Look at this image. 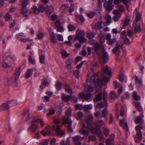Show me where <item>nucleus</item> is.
I'll return each mask as SVG.
<instances>
[{
    "instance_id": "obj_1",
    "label": "nucleus",
    "mask_w": 145,
    "mask_h": 145,
    "mask_svg": "<svg viewBox=\"0 0 145 145\" xmlns=\"http://www.w3.org/2000/svg\"><path fill=\"white\" fill-rule=\"evenodd\" d=\"M91 67V69L88 72V79L84 84V86H86V90L79 94L80 97L86 100L89 99L91 98L94 88H95L96 91H99L103 81L100 79L98 76L94 72V70L96 68L95 63L92 62Z\"/></svg>"
},
{
    "instance_id": "obj_2",
    "label": "nucleus",
    "mask_w": 145,
    "mask_h": 145,
    "mask_svg": "<svg viewBox=\"0 0 145 145\" xmlns=\"http://www.w3.org/2000/svg\"><path fill=\"white\" fill-rule=\"evenodd\" d=\"M99 60L101 65V69L104 71V73L101 75V78L103 81L108 82L109 78L105 76V74L108 75H110L111 70H110L108 66L106 65L105 66V64L107 63L109 60V56L105 50L101 52L98 53Z\"/></svg>"
},
{
    "instance_id": "obj_3",
    "label": "nucleus",
    "mask_w": 145,
    "mask_h": 145,
    "mask_svg": "<svg viewBox=\"0 0 145 145\" xmlns=\"http://www.w3.org/2000/svg\"><path fill=\"white\" fill-rule=\"evenodd\" d=\"M20 67L16 68L14 74L10 78L7 77V83L8 84L16 87L17 85V80L20 74Z\"/></svg>"
},
{
    "instance_id": "obj_4",
    "label": "nucleus",
    "mask_w": 145,
    "mask_h": 145,
    "mask_svg": "<svg viewBox=\"0 0 145 145\" xmlns=\"http://www.w3.org/2000/svg\"><path fill=\"white\" fill-rule=\"evenodd\" d=\"M135 12L136 14V18L134 21L133 24V26L134 28V32L135 33H139L141 31V28L140 24L138 23V22L141 20V16L138 12V9L136 8L135 9Z\"/></svg>"
},
{
    "instance_id": "obj_5",
    "label": "nucleus",
    "mask_w": 145,
    "mask_h": 145,
    "mask_svg": "<svg viewBox=\"0 0 145 145\" xmlns=\"http://www.w3.org/2000/svg\"><path fill=\"white\" fill-rule=\"evenodd\" d=\"M93 49L95 52L98 54L105 50L104 46L102 44H99L97 42H96L94 44Z\"/></svg>"
},
{
    "instance_id": "obj_6",
    "label": "nucleus",
    "mask_w": 145,
    "mask_h": 145,
    "mask_svg": "<svg viewBox=\"0 0 145 145\" xmlns=\"http://www.w3.org/2000/svg\"><path fill=\"white\" fill-rule=\"evenodd\" d=\"M85 32L84 31H80L75 35V39L78 40L81 42H84L86 41V39L84 38Z\"/></svg>"
},
{
    "instance_id": "obj_7",
    "label": "nucleus",
    "mask_w": 145,
    "mask_h": 145,
    "mask_svg": "<svg viewBox=\"0 0 145 145\" xmlns=\"http://www.w3.org/2000/svg\"><path fill=\"white\" fill-rule=\"evenodd\" d=\"M63 122L64 124H67L68 125L66 126V127L68 131L71 132L72 131V122L71 120L69 118H64L63 120Z\"/></svg>"
},
{
    "instance_id": "obj_8",
    "label": "nucleus",
    "mask_w": 145,
    "mask_h": 145,
    "mask_svg": "<svg viewBox=\"0 0 145 145\" xmlns=\"http://www.w3.org/2000/svg\"><path fill=\"white\" fill-rule=\"evenodd\" d=\"M61 126L56 125L53 126L54 129L56 131L57 135L59 137H61L65 135V133L63 131L60 130Z\"/></svg>"
},
{
    "instance_id": "obj_9",
    "label": "nucleus",
    "mask_w": 145,
    "mask_h": 145,
    "mask_svg": "<svg viewBox=\"0 0 145 145\" xmlns=\"http://www.w3.org/2000/svg\"><path fill=\"white\" fill-rule=\"evenodd\" d=\"M22 118L23 119L27 121H31L32 116L29 113V110H27L24 111L22 114Z\"/></svg>"
},
{
    "instance_id": "obj_10",
    "label": "nucleus",
    "mask_w": 145,
    "mask_h": 145,
    "mask_svg": "<svg viewBox=\"0 0 145 145\" xmlns=\"http://www.w3.org/2000/svg\"><path fill=\"white\" fill-rule=\"evenodd\" d=\"M122 44H120L116 42L115 47L112 50V52L117 56H119L120 52V48H122Z\"/></svg>"
},
{
    "instance_id": "obj_11",
    "label": "nucleus",
    "mask_w": 145,
    "mask_h": 145,
    "mask_svg": "<svg viewBox=\"0 0 145 145\" xmlns=\"http://www.w3.org/2000/svg\"><path fill=\"white\" fill-rule=\"evenodd\" d=\"M83 138L82 137L78 135L75 136L72 138V140L75 145H81V142L80 141Z\"/></svg>"
},
{
    "instance_id": "obj_12",
    "label": "nucleus",
    "mask_w": 145,
    "mask_h": 145,
    "mask_svg": "<svg viewBox=\"0 0 145 145\" xmlns=\"http://www.w3.org/2000/svg\"><path fill=\"white\" fill-rule=\"evenodd\" d=\"M35 119L34 117H33L31 118V126L30 127V129L33 132H35L37 130V125L35 121Z\"/></svg>"
},
{
    "instance_id": "obj_13",
    "label": "nucleus",
    "mask_w": 145,
    "mask_h": 145,
    "mask_svg": "<svg viewBox=\"0 0 145 145\" xmlns=\"http://www.w3.org/2000/svg\"><path fill=\"white\" fill-rule=\"evenodd\" d=\"M49 84V83L47 81L46 79H44L42 80L41 84L40 86V91H42L43 89L45 88L47 85Z\"/></svg>"
},
{
    "instance_id": "obj_14",
    "label": "nucleus",
    "mask_w": 145,
    "mask_h": 145,
    "mask_svg": "<svg viewBox=\"0 0 145 145\" xmlns=\"http://www.w3.org/2000/svg\"><path fill=\"white\" fill-rule=\"evenodd\" d=\"M143 118L144 116L143 114H141L138 117L135 118L134 121L137 124L141 123L143 121Z\"/></svg>"
},
{
    "instance_id": "obj_15",
    "label": "nucleus",
    "mask_w": 145,
    "mask_h": 145,
    "mask_svg": "<svg viewBox=\"0 0 145 145\" xmlns=\"http://www.w3.org/2000/svg\"><path fill=\"white\" fill-rule=\"evenodd\" d=\"M88 130L91 131V133L93 134L97 133L100 129V128L96 126L93 127H92L91 125L89 127H88Z\"/></svg>"
},
{
    "instance_id": "obj_16",
    "label": "nucleus",
    "mask_w": 145,
    "mask_h": 145,
    "mask_svg": "<svg viewBox=\"0 0 145 145\" xmlns=\"http://www.w3.org/2000/svg\"><path fill=\"white\" fill-rule=\"evenodd\" d=\"M10 106L7 102L3 103L0 107V110L1 111L8 110L9 109Z\"/></svg>"
},
{
    "instance_id": "obj_17",
    "label": "nucleus",
    "mask_w": 145,
    "mask_h": 145,
    "mask_svg": "<svg viewBox=\"0 0 145 145\" xmlns=\"http://www.w3.org/2000/svg\"><path fill=\"white\" fill-rule=\"evenodd\" d=\"M64 89L66 91L71 95L72 93V88L68 84H64Z\"/></svg>"
},
{
    "instance_id": "obj_18",
    "label": "nucleus",
    "mask_w": 145,
    "mask_h": 145,
    "mask_svg": "<svg viewBox=\"0 0 145 145\" xmlns=\"http://www.w3.org/2000/svg\"><path fill=\"white\" fill-rule=\"evenodd\" d=\"M45 11L47 15L51 14L54 11V8L52 6H46L45 8Z\"/></svg>"
},
{
    "instance_id": "obj_19",
    "label": "nucleus",
    "mask_w": 145,
    "mask_h": 145,
    "mask_svg": "<svg viewBox=\"0 0 145 145\" xmlns=\"http://www.w3.org/2000/svg\"><path fill=\"white\" fill-rule=\"evenodd\" d=\"M103 6L105 8L106 10L111 11L113 9L112 5V4L107 3H104L103 4Z\"/></svg>"
},
{
    "instance_id": "obj_20",
    "label": "nucleus",
    "mask_w": 145,
    "mask_h": 145,
    "mask_svg": "<svg viewBox=\"0 0 145 145\" xmlns=\"http://www.w3.org/2000/svg\"><path fill=\"white\" fill-rule=\"evenodd\" d=\"M3 67L4 68V71L6 72H8L9 71H12V68L5 62H4L2 64Z\"/></svg>"
},
{
    "instance_id": "obj_21",
    "label": "nucleus",
    "mask_w": 145,
    "mask_h": 145,
    "mask_svg": "<svg viewBox=\"0 0 145 145\" xmlns=\"http://www.w3.org/2000/svg\"><path fill=\"white\" fill-rule=\"evenodd\" d=\"M35 69H28L26 73L25 76V78H28L32 75V72L34 70H35Z\"/></svg>"
},
{
    "instance_id": "obj_22",
    "label": "nucleus",
    "mask_w": 145,
    "mask_h": 145,
    "mask_svg": "<svg viewBox=\"0 0 145 145\" xmlns=\"http://www.w3.org/2000/svg\"><path fill=\"white\" fill-rule=\"evenodd\" d=\"M62 100L65 102H67L71 98V95H62L61 97Z\"/></svg>"
},
{
    "instance_id": "obj_23",
    "label": "nucleus",
    "mask_w": 145,
    "mask_h": 145,
    "mask_svg": "<svg viewBox=\"0 0 145 145\" xmlns=\"http://www.w3.org/2000/svg\"><path fill=\"white\" fill-rule=\"evenodd\" d=\"M104 124V121L102 120H100L96 121L95 124L97 127L100 128V127Z\"/></svg>"
},
{
    "instance_id": "obj_24",
    "label": "nucleus",
    "mask_w": 145,
    "mask_h": 145,
    "mask_svg": "<svg viewBox=\"0 0 145 145\" xmlns=\"http://www.w3.org/2000/svg\"><path fill=\"white\" fill-rule=\"evenodd\" d=\"M132 96L134 99L137 101H139L140 99V97L139 95H138L135 91H133L132 94Z\"/></svg>"
},
{
    "instance_id": "obj_25",
    "label": "nucleus",
    "mask_w": 145,
    "mask_h": 145,
    "mask_svg": "<svg viewBox=\"0 0 145 145\" xmlns=\"http://www.w3.org/2000/svg\"><path fill=\"white\" fill-rule=\"evenodd\" d=\"M83 109L85 112H87L88 110H91L92 108V106L91 104L85 105L83 106Z\"/></svg>"
},
{
    "instance_id": "obj_26",
    "label": "nucleus",
    "mask_w": 145,
    "mask_h": 145,
    "mask_svg": "<svg viewBox=\"0 0 145 145\" xmlns=\"http://www.w3.org/2000/svg\"><path fill=\"white\" fill-rule=\"evenodd\" d=\"M135 106L137 109L140 112H141L142 110V108L140 106V103L138 102H134Z\"/></svg>"
},
{
    "instance_id": "obj_27",
    "label": "nucleus",
    "mask_w": 145,
    "mask_h": 145,
    "mask_svg": "<svg viewBox=\"0 0 145 145\" xmlns=\"http://www.w3.org/2000/svg\"><path fill=\"white\" fill-rule=\"evenodd\" d=\"M106 20H107L106 24V25H109L111 22V17L109 14H107L105 17Z\"/></svg>"
},
{
    "instance_id": "obj_28",
    "label": "nucleus",
    "mask_w": 145,
    "mask_h": 145,
    "mask_svg": "<svg viewBox=\"0 0 145 145\" xmlns=\"http://www.w3.org/2000/svg\"><path fill=\"white\" fill-rule=\"evenodd\" d=\"M50 39L51 42H53V43H55L57 42V40L55 36V34L53 33H52L51 34Z\"/></svg>"
},
{
    "instance_id": "obj_29",
    "label": "nucleus",
    "mask_w": 145,
    "mask_h": 145,
    "mask_svg": "<svg viewBox=\"0 0 145 145\" xmlns=\"http://www.w3.org/2000/svg\"><path fill=\"white\" fill-rule=\"evenodd\" d=\"M86 119L87 120L86 123L89 125H91V123L90 121L93 119L92 115L91 114L87 116Z\"/></svg>"
},
{
    "instance_id": "obj_30",
    "label": "nucleus",
    "mask_w": 145,
    "mask_h": 145,
    "mask_svg": "<svg viewBox=\"0 0 145 145\" xmlns=\"http://www.w3.org/2000/svg\"><path fill=\"white\" fill-rule=\"evenodd\" d=\"M8 102L10 106H15L18 104V102L16 100L9 101H8Z\"/></svg>"
},
{
    "instance_id": "obj_31",
    "label": "nucleus",
    "mask_w": 145,
    "mask_h": 145,
    "mask_svg": "<svg viewBox=\"0 0 145 145\" xmlns=\"http://www.w3.org/2000/svg\"><path fill=\"white\" fill-rule=\"evenodd\" d=\"M79 133L80 134H83L86 136H88L89 135L88 131H86L83 129H82L80 130Z\"/></svg>"
},
{
    "instance_id": "obj_32",
    "label": "nucleus",
    "mask_w": 145,
    "mask_h": 145,
    "mask_svg": "<svg viewBox=\"0 0 145 145\" xmlns=\"http://www.w3.org/2000/svg\"><path fill=\"white\" fill-rule=\"evenodd\" d=\"M108 114V111L106 108L105 109L102 111V113L101 115V117H104L106 118Z\"/></svg>"
},
{
    "instance_id": "obj_33",
    "label": "nucleus",
    "mask_w": 145,
    "mask_h": 145,
    "mask_svg": "<svg viewBox=\"0 0 145 145\" xmlns=\"http://www.w3.org/2000/svg\"><path fill=\"white\" fill-rule=\"evenodd\" d=\"M34 118L35 119V121L36 123H40L41 127H42L44 124V121L40 119L36 118L35 117H34Z\"/></svg>"
},
{
    "instance_id": "obj_34",
    "label": "nucleus",
    "mask_w": 145,
    "mask_h": 145,
    "mask_svg": "<svg viewBox=\"0 0 145 145\" xmlns=\"http://www.w3.org/2000/svg\"><path fill=\"white\" fill-rule=\"evenodd\" d=\"M49 111V112L47 114V115L48 116L53 115L55 112L54 109L52 107L50 108Z\"/></svg>"
},
{
    "instance_id": "obj_35",
    "label": "nucleus",
    "mask_w": 145,
    "mask_h": 145,
    "mask_svg": "<svg viewBox=\"0 0 145 145\" xmlns=\"http://www.w3.org/2000/svg\"><path fill=\"white\" fill-rule=\"evenodd\" d=\"M102 22H99L96 23L95 25V27L96 29L99 30L101 28Z\"/></svg>"
},
{
    "instance_id": "obj_36",
    "label": "nucleus",
    "mask_w": 145,
    "mask_h": 145,
    "mask_svg": "<svg viewBox=\"0 0 145 145\" xmlns=\"http://www.w3.org/2000/svg\"><path fill=\"white\" fill-rule=\"evenodd\" d=\"M103 132L105 135L106 137H107L109 134V130L107 127H103Z\"/></svg>"
},
{
    "instance_id": "obj_37",
    "label": "nucleus",
    "mask_w": 145,
    "mask_h": 145,
    "mask_svg": "<svg viewBox=\"0 0 145 145\" xmlns=\"http://www.w3.org/2000/svg\"><path fill=\"white\" fill-rule=\"evenodd\" d=\"M24 37H26L25 35L23 33H20L18 34L17 37V39L18 40L20 41L21 39H23Z\"/></svg>"
},
{
    "instance_id": "obj_38",
    "label": "nucleus",
    "mask_w": 145,
    "mask_h": 145,
    "mask_svg": "<svg viewBox=\"0 0 145 145\" xmlns=\"http://www.w3.org/2000/svg\"><path fill=\"white\" fill-rule=\"evenodd\" d=\"M102 93H101L95 96V98L94 99L95 101H98L101 100L102 99Z\"/></svg>"
},
{
    "instance_id": "obj_39",
    "label": "nucleus",
    "mask_w": 145,
    "mask_h": 145,
    "mask_svg": "<svg viewBox=\"0 0 145 145\" xmlns=\"http://www.w3.org/2000/svg\"><path fill=\"white\" fill-rule=\"evenodd\" d=\"M72 62V59H67L66 61L68 69H70L71 67V64Z\"/></svg>"
},
{
    "instance_id": "obj_40",
    "label": "nucleus",
    "mask_w": 145,
    "mask_h": 145,
    "mask_svg": "<svg viewBox=\"0 0 145 145\" xmlns=\"http://www.w3.org/2000/svg\"><path fill=\"white\" fill-rule=\"evenodd\" d=\"M116 38L114 36L113 37V38L110 39L108 40V43L109 45H112L113 44L114 42L116 41Z\"/></svg>"
},
{
    "instance_id": "obj_41",
    "label": "nucleus",
    "mask_w": 145,
    "mask_h": 145,
    "mask_svg": "<svg viewBox=\"0 0 145 145\" xmlns=\"http://www.w3.org/2000/svg\"><path fill=\"white\" fill-rule=\"evenodd\" d=\"M29 1V0H22L21 1L22 7H26L28 4V1Z\"/></svg>"
},
{
    "instance_id": "obj_42",
    "label": "nucleus",
    "mask_w": 145,
    "mask_h": 145,
    "mask_svg": "<svg viewBox=\"0 0 145 145\" xmlns=\"http://www.w3.org/2000/svg\"><path fill=\"white\" fill-rule=\"evenodd\" d=\"M68 28L70 31H73L75 30L76 28L74 26L71 24H70L68 25Z\"/></svg>"
},
{
    "instance_id": "obj_43",
    "label": "nucleus",
    "mask_w": 145,
    "mask_h": 145,
    "mask_svg": "<svg viewBox=\"0 0 145 145\" xmlns=\"http://www.w3.org/2000/svg\"><path fill=\"white\" fill-rule=\"evenodd\" d=\"M45 58V56L44 55H41L39 57V60L40 62L42 64H43L44 63V59Z\"/></svg>"
},
{
    "instance_id": "obj_44",
    "label": "nucleus",
    "mask_w": 145,
    "mask_h": 145,
    "mask_svg": "<svg viewBox=\"0 0 145 145\" xmlns=\"http://www.w3.org/2000/svg\"><path fill=\"white\" fill-rule=\"evenodd\" d=\"M135 80L136 84H137V85H140L142 84V81L139 80L136 76H135Z\"/></svg>"
},
{
    "instance_id": "obj_45",
    "label": "nucleus",
    "mask_w": 145,
    "mask_h": 145,
    "mask_svg": "<svg viewBox=\"0 0 145 145\" xmlns=\"http://www.w3.org/2000/svg\"><path fill=\"white\" fill-rule=\"evenodd\" d=\"M136 136L139 140H141L142 137V134L141 131H137L136 133Z\"/></svg>"
},
{
    "instance_id": "obj_46",
    "label": "nucleus",
    "mask_w": 145,
    "mask_h": 145,
    "mask_svg": "<svg viewBox=\"0 0 145 145\" xmlns=\"http://www.w3.org/2000/svg\"><path fill=\"white\" fill-rule=\"evenodd\" d=\"M61 84L59 82L57 81L56 82L55 86L57 90H59L60 89Z\"/></svg>"
},
{
    "instance_id": "obj_47",
    "label": "nucleus",
    "mask_w": 145,
    "mask_h": 145,
    "mask_svg": "<svg viewBox=\"0 0 145 145\" xmlns=\"http://www.w3.org/2000/svg\"><path fill=\"white\" fill-rule=\"evenodd\" d=\"M125 95L126 97L125 98H124V97L123 96H121V100L122 102H123L124 99H129V95L128 93H126L125 94Z\"/></svg>"
},
{
    "instance_id": "obj_48",
    "label": "nucleus",
    "mask_w": 145,
    "mask_h": 145,
    "mask_svg": "<svg viewBox=\"0 0 145 145\" xmlns=\"http://www.w3.org/2000/svg\"><path fill=\"white\" fill-rule=\"evenodd\" d=\"M32 41V40L29 38H26V37H24L23 39H21V42H23L24 43H25L27 41L31 42Z\"/></svg>"
},
{
    "instance_id": "obj_49",
    "label": "nucleus",
    "mask_w": 145,
    "mask_h": 145,
    "mask_svg": "<svg viewBox=\"0 0 145 145\" xmlns=\"http://www.w3.org/2000/svg\"><path fill=\"white\" fill-rule=\"evenodd\" d=\"M130 1L131 0H121V2L128 7H129L128 4L130 3Z\"/></svg>"
},
{
    "instance_id": "obj_50",
    "label": "nucleus",
    "mask_w": 145,
    "mask_h": 145,
    "mask_svg": "<svg viewBox=\"0 0 145 145\" xmlns=\"http://www.w3.org/2000/svg\"><path fill=\"white\" fill-rule=\"evenodd\" d=\"M94 36V34L92 33H88L87 34V37L89 39H92Z\"/></svg>"
},
{
    "instance_id": "obj_51",
    "label": "nucleus",
    "mask_w": 145,
    "mask_h": 145,
    "mask_svg": "<svg viewBox=\"0 0 145 145\" xmlns=\"http://www.w3.org/2000/svg\"><path fill=\"white\" fill-rule=\"evenodd\" d=\"M27 12V10L26 7H22L21 12L23 15L25 14Z\"/></svg>"
},
{
    "instance_id": "obj_52",
    "label": "nucleus",
    "mask_w": 145,
    "mask_h": 145,
    "mask_svg": "<svg viewBox=\"0 0 145 145\" xmlns=\"http://www.w3.org/2000/svg\"><path fill=\"white\" fill-rule=\"evenodd\" d=\"M120 17V15H115L113 16L112 19L115 22H117L118 20Z\"/></svg>"
},
{
    "instance_id": "obj_53",
    "label": "nucleus",
    "mask_w": 145,
    "mask_h": 145,
    "mask_svg": "<svg viewBox=\"0 0 145 145\" xmlns=\"http://www.w3.org/2000/svg\"><path fill=\"white\" fill-rule=\"evenodd\" d=\"M28 60L29 63L31 64H34L35 63L34 59H33L32 56L31 55H29L28 57Z\"/></svg>"
},
{
    "instance_id": "obj_54",
    "label": "nucleus",
    "mask_w": 145,
    "mask_h": 145,
    "mask_svg": "<svg viewBox=\"0 0 145 145\" xmlns=\"http://www.w3.org/2000/svg\"><path fill=\"white\" fill-rule=\"evenodd\" d=\"M75 106L76 109L79 110H82L83 107L82 105L80 104H76Z\"/></svg>"
},
{
    "instance_id": "obj_55",
    "label": "nucleus",
    "mask_w": 145,
    "mask_h": 145,
    "mask_svg": "<svg viewBox=\"0 0 145 145\" xmlns=\"http://www.w3.org/2000/svg\"><path fill=\"white\" fill-rule=\"evenodd\" d=\"M88 140L89 142L90 141H95L96 140L95 137L94 136H89L88 137Z\"/></svg>"
},
{
    "instance_id": "obj_56",
    "label": "nucleus",
    "mask_w": 145,
    "mask_h": 145,
    "mask_svg": "<svg viewBox=\"0 0 145 145\" xmlns=\"http://www.w3.org/2000/svg\"><path fill=\"white\" fill-rule=\"evenodd\" d=\"M112 140H110V138H108L106 141V145H113V143L112 142Z\"/></svg>"
},
{
    "instance_id": "obj_57",
    "label": "nucleus",
    "mask_w": 145,
    "mask_h": 145,
    "mask_svg": "<svg viewBox=\"0 0 145 145\" xmlns=\"http://www.w3.org/2000/svg\"><path fill=\"white\" fill-rule=\"evenodd\" d=\"M83 113L81 112H78L77 113V119L82 118L83 116Z\"/></svg>"
},
{
    "instance_id": "obj_58",
    "label": "nucleus",
    "mask_w": 145,
    "mask_h": 145,
    "mask_svg": "<svg viewBox=\"0 0 145 145\" xmlns=\"http://www.w3.org/2000/svg\"><path fill=\"white\" fill-rule=\"evenodd\" d=\"M111 99H114L116 98V93L114 91H111L110 93Z\"/></svg>"
},
{
    "instance_id": "obj_59",
    "label": "nucleus",
    "mask_w": 145,
    "mask_h": 145,
    "mask_svg": "<svg viewBox=\"0 0 145 145\" xmlns=\"http://www.w3.org/2000/svg\"><path fill=\"white\" fill-rule=\"evenodd\" d=\"M118 8L119 10L121 12H123L124 10L123 6L121 5H118Z\"/></svg>"
},
{
    "instance_id": "obj_60",
    "label": "nucleus",
    "mask_w": 145,
    "mask_h": 145,
    "mask_svg": "<svg viewBox=\"0 0 145 145\" xmlns=\"http://www.w3.org/2000/svg\"><path fill=\"white\" fill-rule=\"evenodd\" d=\"M95 42V40L92 39H89V40L88 41V42L89 44H90L93 45V46H94V44L96 42Z\"/></svg>"
},
{
    "instance_id": "obj_61",
    "label": "nucleus",
    "mask_w": 145,
    "mask_h": 145,
    "mask_svg": "<svg viewBox=\"0 0 145 145\" xmlns=\"http://www.w3.org/2000/svg\"><path fill=\"white\" fill-rule=\"evenodd\" d=\"M143 128V126L141 124L138 125H137L135 128L136 131H140Z\"/></svg>"
},
{
    "instance_id": "obj_62",
    "label": "nucleus",
    "mask_w": 145,
    "mask_h": 145,
    "mask_svg": "<svg viewBox=\"0 0 145 145\" xmlns=\"http://www.w3.org/2000/svg\"><path fill=\"white\" fill-rule=\"evenodd\" d=\"M124 77V74H121L118 77V78L120 81L121 82H122L123 80V78Z\"/></svg>"
},
{
    "instance_id": "obj_63",
    "label": "nucleus",
    "mask_w": 145,
    "mask_h": 145,
    "mask_svg": "<svg viewBox=\"0 0 145 145\" xmlns=\"http://www.w3.org/2000/svg\"><path fill=\"white\" fill-rule=\"evenodd\" d=\"M97 136L100 139H102L103 138V134L100 130L97 133Z\"/></svg>"
},
{
    "instance_id": "obj_64",
    "label": "nucleus",
    "mask_w": 145,
    "mask_h": 145,
    "mask_svg": "<svg viewBox=\"0 0 145 145\" xmlns=\"http://www.w3.org/2000/svg\"><path fill=\"white\" fill-rule=\"evenodd\" d=\"M62 56L63 57H67L69 56V54L65 50H63L62 52Z\"/></svg>"
}]
</instances>
